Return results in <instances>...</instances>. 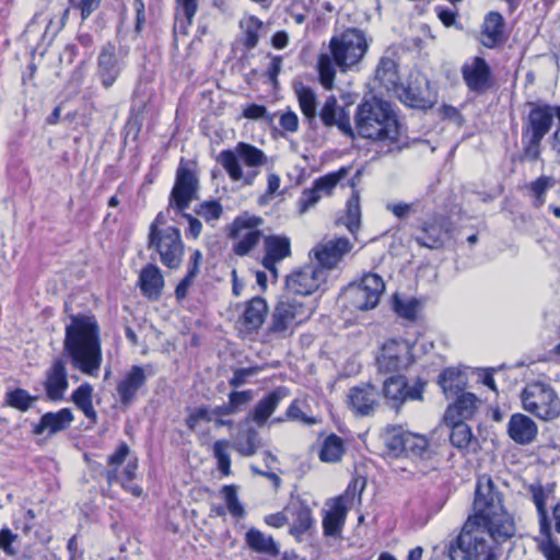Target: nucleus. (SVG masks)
I'll return each mask as SVG.
<instances>
[{"instance_id": "obj_1", "label": "nucleus", "mask_w": 560, "mask_h": 560, "mask_svg": "<svg viewBox=\"0 0 560 560\" xmlns=\"http://www.w3.org/2000/svg\"><path fill=\"white\" fill-rule=\"evenodd\" d=\"M70 319L65 328L63 353L74 370L95 377L103 362L100 325L93 315H71Z\"/></svg>"}, {"instance_id": "obj_2", "label": "nucleus", "mask_w": 560, "mask_h": 560, "mask_svg": "<svg viewBox=\"0 0 560 560\" xmlns=\"http://www.w3.org/2000/svg\"><path fill=\"white\" fill-rule=\"evenodd\" d=\"M355 126L361 137L381 142L388 153L406 145L397 115L385 101L372 98L361 103L355 113Z\"/></svg>"}, {"instance_id": "obj_3", "label": "nucleus", "mask_w": 560, "mask_h": 560, "mask_svg": "<svg viewBox=\"0 0 560 560\" xmlns=\"http://www.w3.org/2000/svg\"><path fill=\"white\" fill-rule=\"evenodd\" d=\"M369 48L365 34L358 28H347L329 42V54L324 52L318 57L317 71L319 82L326 90L334 88L336 68L347 71L357 66L364 57Z\"/></svg>"}, {"instance_id": "obj_4", "label": "nucleus", "mask_w": 560, "mask_h": 560, "mask_svg": "<svg viewBox=\"0 0 560 560\" xmlns=\"http://www.w3.org/2000/svg\"><path fill=\"white\" fill-rule=\"evenodd\" d=\"M476 524L489 530L494 539L506 540L515 533L514 522L503 505V495L489 477L478 479L474 500Z\"/></svg>"}, {"instance_id": "obj_5", "label": "nucleus", "mask_w": 560, "mask_h": 560, "mask_svg": "<svg viewBox=\"0 0 560 560\" xmlns=\"http://www.w3.org/2000/svg\"><path fill=\"white\" fill-rule=\"evenodd\" d=\"M493 541L503 540L494 539L489 530L468 518L462 532L445 549L450 560H498Z\"/></svg>"}, {"instance_id": "obj_6", "label": "nucleus", "mask_w": 560, "mask_h": 560, "mask_svg": "<svg viewBox=\"0 0 560 560\" xmlns=\"http://www.w3.org/2000/svg\"><path fill=\"white\" fill-rule=\"evenodd\" d=\"M528 113L522 122V144L525 160L535 162L540 159L541 143L552 128L553 119H559L560 106L547 103H528Z\"/></svg>"}, {"instance_id": "obj_7", "label": "nucleus", "mask_w": 560, "mask_h": 560, "mask_svg": "<svg viewBox=\"0 0 560 560\" xmlns=\"http://www.w3.org/2000/svg\"><path fill=\"white\" fill-rule=\"evenodd\" d=\"M314 311L313 303H307L302 298L285 292L279 298L271 313L268 330L282 338L289 337L300 325L311 318Z\"/></svg>"}, {"instance_id": "obj_8", "label": "nucleus", "mask_w": 560, "mask_h": 560, "mask_svg": "<svg viewBox=\"0 0 560 560\" xmlns=\"http://www.w3.org/2000/svg\"><path fill=\"white\" fill-rule=\"evenodd\" d=\"M521 400L524 410L541 420L550 421L560 416V398L549 383H528L522 390Z\"/></svg>"}, {"instance_id": "obj_9", "label": "nucleus", "mask_w": 560, "mask_h": 560, "mask_svg": "<svg viewBox=\"0 0 560 560\" xmlns=\"http://www.w3.org/2000/svg\"><path fill=\"white\" fill-rule=\"evenodd\" d=\"M240 161L254 168L265 165L268 159L262 150L246 142H238L234 150H223L218 156V162L234 182L241 180L244 176Z\"/></svg>"}, {"instance_id": "obj_10", "label": "nucleus", "mask_w": 560, "mask_h": 560, "mask_svg": "<svg viewBox=\"0 0 560 560\" xmlns=\"http://www.w3.org/2000/svg\"><path fill=\"white\" fill-rule=\"evenodd\" d=\"M385 291V283L376 273H365L359 283L349 284L345 290V299L350 307L358 311L375 308L381 295Z\"/></svg>"}, {"instance_id": "obj_11", "label": "nucleus", "mask_w": 560, "mask_h": 560, "mask_svg": "<svg viewBox=\"0 0 560 560\" xmlns=\"http://www.w3.org/2000/svg\"><path fill=\"white\" fill-rule=\"evenodd\" d=\"M149 248L159 253L160 261L170 269H178L182 265L185 245L179 229L166 226L163 232L149 235Z\"/></svg>"}, {"instance_id": "obj_12", "label": "nucleus", "mask_w": 560, "mask_h": 560, "mask_svg": "<svg viewBox=\"0 0 560 560\" xmlns=\"http://www.w3.org/2000/svg\"><path fill=\"white\" fill-rule=\"evenodd\" d=\"M413 346L405 339H389L380 348L376 357V365L381 373L400 374L413 362Z\"/></svg>"}, {"instance_id": "obj_13", "label": "nucleus", "mask_w": 560, "mask_h": 560, "mask_svg": "<svg viewBox=\"0 0 560 560\" xmlns=\"http://www.w3.org/2000/svg\"><path fill=\"white\" fill-rule=\"evenodd\" d=\"M199 190L200 184L197 174L180 162L168 197V211H186L192 201L199 199Z\"/></svg>"}, {"instance_id": "obj_14", "label": "nucleus", "mask_w": 560, "mask_h": 560, "mask_svg": "<svg viewBox=\"0 0 560 560\" xmlns=\"http://www.w3.org/2000/svg\"><path fill=\"white\" fill-rule=\"evenodd\" d=\"M261 223V218L246 213L234 220L230 235L237 240L233 246L236 255H247L259 243L262 236L259 230Z\"/></svg>"}, {"instance_id": "obj_15", "label": "nucleus", "mask_w": 560, "mask_h": 560, "mask_svg": "<svg viewBox=\"0 0 560 560\" xmlns=\"http://www.w3.org/2000/svg\"><path fill=\"white\" fill-rule=\"evenodd\" d=\"M326 273L317 266L307 265L292 271L285 278V292L302 298L313 294L325 281Z\"/></svg>"}, {"instance_id": "obj_16", "label": "nucleus", "mask_w": 560, "mask_h": 560, "mask_svg": "<svg viewBox=\"0 0 560 560\" xmlns=\"http://www.w3.org/2000/svg\"><path fill=\"white\" fill-rule=\"evenodd\" d=\"M150 365H132L124 372L116 384V394L122 408L130 407L138 398V394L145 387L150 373Z\"/></svg>"}, {"instance_id": "obj_17", "label": "nucleus", "mask_w": 560, "mask_h": 560, "mask_svg": "<svg viewBox=\"0 0 560 560\" xmlns=\"http://www.w3.org/2000/svg\"><path fill=\"white\" fill-rule=\"evenodd\" d=\"M425 383L418 378L412 386L404 375H393L384 381L383 395L394 408L408 400H422Z\"/></svg>"}, {"instance_id": "obj_18", "label": "nucleus", "mask_w": 560, "mask_h": 560, "mask_svg": "<svg viewBox=\"0 0 560 560\" xmlns=\"http://www.w3.org/2000/svg\"><path fill=\"white\" fill-rule=\"evenodd\" d=\"M349 168L341 167L314 180L311 188L304 189L299 199L300 213L307 212L315 207L324 196L331 195L337 184L346 177Z\"/></svg>"}, {"instance_id": "obj_19", "label": "nucleus", "mask_w": 560, "mask_h": 560, "mask_svg": "<svg viewBox=\"0 0 560 560\" xmlns=\"http://www.w3.org/2000/svg\"><path fill=\"white\" fill-rule=\"evenodd\" d=\"M352 248L353 244L347 237L341 236L323 240L312 249L311 254L318 262V268L330 270L337 268Z\"/></svg>"}, {"instance_id": "obj_20", "label": "nucleus", "mask_w": 560, "mask_h": 560, "mask_svg": "<svg viewBox=\"0 0 560 560\" xmlns=\"http://www.w3.org/2000/svg\"><path fill=\"white\" fill-rule=\"evenodd\" d=\"M125 56L113 43H106L97 57L96 74L105 89L114 85L126 67Z\"/></svg>"}, {"instance_id": "obj_21", "label": "nucleus", "mask_w": 560, "mask_h": 560, "mask_svg": "<svg viewBox=\"0 0 560 560\" xmlns=\"http://www.w3.org/2000/svg\"><path fill=\"white\" fill-rule=\"evenodd\" d=\"M462 75L468 90L477 95L487 93L493 85L491 68L486 59L479 56L463 65Z\"/></svg>"}, {"instance_id": "obj_22", "label": "nucleus", "mask_w": 560, "mask_h": 560, "mask_svg": "<svg viewBox=\"0 0 560 560\" xmlns=\"http://www.w3.org/2000/svg\"><path fill=\"white\" fill-rule=\"evenodd\" d=\"M355 488V483L353 486L349 485L343 495H339L327 503L329 509L325 512L323 518V529L326 536L335 537L341 533L348 512L347 499L350 494L352 500L354 499Z\"/></svg>"}, {"instance_id": "obj_23", "label": "nucleus", "mask_w": 560, "mask_h": 560, "mask_svg": "<svg viewBox=\"0 0 560 560\" xmlns=\"http://www.w3.org/2000/svg\"><path fill=\"white\" fill-rule=\"evenodd\" d=\"M420 232L421 234L415 236L416 242L422 247L438 249L450 238L451 228L448 221L439 214L422 222Z\"/></svg>"}, {"instance_id": "obj_24", "label": "nucleus", "mask_w": 560, "mask_h": 560, "mask_svg": "<svg viewBox=\"0 0 560 560\" xmlns=\"http://www.w3.org/2000/svg\"><path fill=\"white\" fill-rule=\"evenodd\" d=\"M268 313L265 299L256 296L244 304L243 313L238 319L240 332L244 336L257 334Z\"/></svg>"}, {"instance_id": "obj_25", "label": "nucleus", "mask_w": 560, "mask_h": 560, "mask_svg": "<svg viewBox=\"0 0 560 560\" xmlns=\"http://www.w3.org/2000/svg\"><path fill=\"white\" fill-rule=\"evenodd\" d=\"M68 372L66 362L60 358H55L50 366L45 372L44 387L46 396L51 401H59L63 398L68 389Z\"/></svg>"}, {"instance_id": "obj_26", "label": "nucleus", "mask_w": 560, "mask_h": 560, "mask_svg": "<svg viewBox=\"0 0 560 560\" xmlns=\"http://www.w3.org/2000/svg\"><path fill=\"white\" fill-rule=\"evenodd\" d=\"M527 490L532 495L533 503L537 511L540 534L544 537L552 536V526L548 515L547 501L555 491V483L542 486L540 482H534L527 487Z\"/></svg>"}, {"instance_id": "obj_27", "label": "nucleus", "mask_w": 560, "mask_h": 560, "mask_svg": "<svg viewBox=\"0 0 560 560\" xmlns=\"http://www.w3.org/2000/svg\"><path fill=\"white\" fill-rule=\"evenodd\" d=\"M325 127L336 126L343 135L354 138L349 115L338 105L335 96H328L318 114Z\"/></svg>"}, {"instance_id": "obj_28", "label": "nucleus", "mask_w": 560, "mask_h": 560, "mask_svg": "<svg viewBox=\"0 0 560 560\" xmlns=\"http://www.w3.org/2000/svg\"><path fill=\"white\" fill-rule=\"evenodd\" d=\"M399 98L409 107L427 109L434 105L436 94L431 89L429 81L423 80V82L415 81L410 83L401 91Z\"/></svg>"}, {"instance_id": "obj_29", "label": "nucleus", "mask_w": 560, "mask_h": 560, "mask_svg": "<svg viewBox=\"0 0 560 560\" xmlns=\"http://www.w3.org/2000/svg\"><path fill=\"white\" fill-rule=\"evenodd\" d=\"M74 421V416L70 408H62L56 412L49 411L44 413L38 423L34 424L33 433L36 435L51 436L61 431L67 430Z\"/></svg>"}, {"instance_id": "obj_30", "label": "nucleus", "mask_w": 560, "mask_h": 560, "mask_svg": "<svg viewBox=\"0 0 560 560\" xmlns=\"http://www.w3.org/2000/svg\"><path fill=\"white\" fill-rule=\"evenodd\" d=\"M264 267L277 278V262L291 255V243L285 236L272 235L265 240Z\"/></svg>"}, {"instance_id": "obj_31", "label": "nucleus", "mask_w": 560, "mask_h": 560, "mask_svg": "<svg viewBox=\"0 0 560 560\" xmlns=\"http://www.w3.org/2000/svg\"><path fill=\"white\" fill-rule=\"evenodd\" d=\"M508 434L511 440L520 445H528L536 440L537 424L533 419L523 413H514L508 423Z\"/></svg>"}, {"instance_id": "obj_32", "label": "nucleus", "mask_w": 560, "mask_h": 560, "mask_svg": "<svg viewBox=\"0 0 560 560\" xmlns=\"http://www.w3.org/2000/svg\"><path fill=\"white\" fill-rule=\"evenodd\" d=\"M291 523L290 534L300 537L313 525L314 520L310 506L301 500H292L285 508Z\"/></svg>"}, {"instance_id": "obj_33", "label": "nucleus", "mask_w": 560, "mask_h": 560, "mask_svg": "<svg viewBox=\"0 0 560 560\" xmlns=\"http://www.w3.org/2000/svg\"><path fill=\"white\" fill-rule=\"evenodd\" d=\"M289 395L288 388L280 386L268 393L261 398L252 412L249 413L252 420L258 425L262 427L269 417L275 412L279 404Z\"/></svg>"}, {"instance_id": "obj_34", "label": "nucleus", "mask_w": 560, "mask_h": 560, "mask_svg": "<svg viewBox=\"0 0 560 560\" xmlns=\"http://www.w3.org/2000/svg\"><path fill=\"white\" fill-rule=\"evenodd\" d=\"M348 401L355 413L369 416L377 406V392L370 384L357 386L350 389Z\"/></svg>"}, {"instance_id": "obj_35", "label": "nucleus", "mask_w": 560, "mask_h": 560, "mask_svg": "<svg viewBox=\"0 0 560 560\" xmlns=\"http://www.w3.org/2000/svg\"><path fill=\"white\" fill-rule=\"evenodd\" d=\"M139 287L148 299L158 300L161 296L164 279L156 265L149 264L142 268L139 275Z\"/></svg>"}, {"instance_id": "obj_36", "label": "nucleus", "mask_w": 560, "mask_h": 560, "mask_svg": "<svg viewBox=\"0 0 560 560\" xmlns=\"http://www.w3.org/2000/svg\"><path fill=\"white\" fill-rule=\"evenodd\" d=\"M504 19L499 12H489L483 21L481 43L488 48H494L504 42Z\"/></svg>"}, {"instance_id": "obj_37", "label": "nucleus", "mask_w": 560, "mask_h": 560, "mask_svg": "<svg viewBox=\"0 0 560 560\" xmlns=\"http://www.w3.org/2000/svg\"><path fill=\"white\" fill-rule=\"evenodd\" d=\"M455 398V402L448 406L444 413V421L471 418L477 409L478 398L471 393H462Z\"/></svg>"}, {"instance_id": "obj_38", "label": "nucleus", "mask_w": 560, "mask_h": 560, "mask_svg": "<svg viewBox=\"0 0 560 560\" xmlns=\"http://www.w3.org/2000/svg\"><path fill=\"white\" fill-rule=\"evenodd\" d=\"M245 541L250 550L257 553L277 557L280 553L278 542L272 536L252 527L245 534Z\"/></svg>"}, {"instance_id": "obj_39", "label": "nucleus", "mask_w": 560, "mask_h": 560, "mask_svg": "<svg viewBox=\"0 0 560 560\" xmlns=\"http://www.w3.org/2000/svg\"><path fill=\"white\" fill-rule=\"evenodd\" d=\"M175 3L174 34L187 35L198 11L199 0H175Z\"/></svg>"}, {"instance_id": "obj_40", "label": "nucleus", "mask_w": 560, "mask_h": 560, "mask_svg": "<svg viewBox=\"0 0 560 560\" xmlns=\"http://www.w3.org/2000/svg\"><path fill=\"white\" fill-rule=\"evenodd\" d=\"M93 386L84 382L71 394V401L78 410L93 424L97 422V412L93 406Z\"/></svg>"}, {"instance_id": "obj_41", "label": "nucleus", "mask_w": 560, "mask_h": 560, "mask_svg": "<svg viewBox=\"0 0 560 560\" xmlns=\"http://www.w3.org/2000/svg\"><path fill=\"white\" fill-rule=\"evenodd\" d=\"M438 384L447 398H453L464 393L467 376L455 368H448L439 375Z\"/></svg>"}, {"instance_id": "obj_42", "label": "nucleus", "mask_w": 560, "mask_h": 560, "mask_svg": "<svg viewBox=\"0 0 560 560\" xmlns=\"http://www.w3.org/2000/svg\"><path fill=\"white\" fill-rule=\"evenodd\" d=\"M295 95L299 101V106L304 115L305 120L310 125H314L317 118V96L314 90L302 83H299L294 88Z\"/></svg>"}, {"instance_id": "obj_43", "label": "nucleus", "mask_w": 560, "mask_h": 560, "mask_svg": "<svg viewBox=\"0 0 560 560\" xmlns=\"http://www.w3.org/2000/svg\"><path fill=\"white\" fill-rule=\"evenodd\" d=\"M345 453L343 440L337 434L330 433L323 440L318 457L323 463L335 464L342 459Z\"/></svg>"}, {"instance_id": "obj_44", "label": "nucleus", "mask_w": 560, "mask_h": 560, "mask_svg": "<svg viewBox=\"0 0 560 560\" xmlns=\"http://www.w3.org/2000/svg\"><path fill=\"white\" fill-rule=\"evenodd\" d=\"M451 427L450 441L459 450H468L474 441L471 429L463 420L444 421Z\"/></svg>"}, {"instance_id": "obj_45", "label": "nucleus", "mask_w": 560, "mask_h": 560, "mask_svg": "<svg viewBox=\"0 0 560 560\" xmlns=\"http://www.w3.org/2000/svg\"><path fill=\"white\" fill-rule=\"evenodd\" d=\"M339 223L345 225L351 234H355L361 224L360 197L358 192H352L347 201V209L343 217L339 219Z\"/></svg>"}, {"instance_id": "obj_46", "label": "nucleus", "mask_w": 560, "mask_h": 560, "mask_svg": "<svg viewBox=\"0 0 560 560\" xmlns=\"http://www.w3.org/2000/svg\"><path fill=\"white\" fill-rule=\"evenodd\" d=\"M194 213L203 219L207 224L214 226V222L223 214V208L218 200H206L195 205Z\"/></svg>"}, {"instance_id": "obj_47", "label": "nucleus", "mask_w": 560, "mask_h": 560, "mask_svg": "<svg viewBox=\"0 0 560 560\" xmlns=\"http://www.w3.org/2000/svg\"><path fill=\"white\" fill-rule=\"evenodd\" d=\"M407 433L408 432L404 431L400 427H390L386 429L383 435L384 443L388 451H390L395 456L402 455Z\"/></svg>"}, {"instance_id": "obj_48", "label": "nucleus", "mask_w": 560, "mask_h": 560, "mask_svg": "<svg viewBox=\"0 0 560 560\" xmlns=\"http://www.w3.org/2000/svg\"><path fill=\"white\" fill-rule=\"evenodd\" d=\"M221 493L226 504V511H229V513L235 518H243L245 516V509L238 500L236 486H223Z\"/></svg>"}, {"instance_id": "obj_49", "label": "nucleus", "mask_w": 560, "mask_h": 560, "mask_svg": "<svg viewBox=\"0 0 560 560\" xmlns=\"http://www.w3.org/2000/svg\"><path fill=\"white\" fill-rule=\"evenodd\" d=\"M556 185L551 176H540L529 185V191L535 199V206L541 207L546 202V192Z\"/></svg>"}, {"instance_id": "obj_50", "label": "nucleus", "mask_w": 560, "mask_h": 560, "mask_svg": "<svg viewBox=\"0 0 560 560\" xmlns=\"http://www.w3.org/2000/svg\"><path fill=\"white\" fill-rule=\"evenodd\" d=\"M36 397L31 396L25 389L22 388L8 392L5 395L7 405L20 411L28 410L36 401Z\"/></svg>"}, {"instance_id": "obj_51", "label": "nucleus", "mask_w": 560, "mask_h": 560, "mask_svg": "<svg viewBox=\"0 0 560 560\" xmlns=\"http://www.w3.org/2000/svg\"><path fill=\"white\" fill-rule=\"evenodd\" d=\"M241 26L244 28V46L247 49L255 48L259 42V31L262 27V22L256 16H250Z\"/></svg>"}, {"instance_id": "obj_52", "label": "nucleus", "mask_w": 560, "mask_h": 560, "mask_svg": "<svg viewBox=\"0 0 560 560\" xmlns=\"http://www.w3.org/2000/svg\"><path fill=\"white\" fill-rule=\"evenodd\" d=\"M258 433L254 429H248L240 434L235 442V448L244 456H252L258 447Z\"/></svg>"}, {"instance_id": "obj_53", "label": "nucleus", "mask_w": 560, "mask_h": 560, "mask_svg": "<svg viewBox=\"0 0 560 560\" xmlns=\"http://www.w3.org/2000/svg\"><path fill=\"white\" fill-rule=\"evenodd\" d=\"M397 66L390 58H382L375 72V78L384 85H394L397 82Z\"/></svg>"}, {"instance_id": "obj_54", "label": "nucleus", "mask_w": 560, "mask_h": 560, "mask_svg": "<svg viewBox=\"0 0 560 560\" xmlns=\"http://www.w3.org/2000/svg\"><path fill=\"white\" fill-rule=\"evenodd\" d=\"M428 451V441L424 436L408 432L402 454L411 457L423 458Z\"/></svg>"}, {"instance_id": "obj_55", "label": "nucleus", "mask_w": 560, "mask_h": 560, "mask_svg": "<svg viewBox=\"0 0 560 560\" xmlns=\"http://www.w3.org/2000/svg\"><path fill=\"white\" fill-rule=\"evenodd\" d=\"M420 303L416 299H401L398 295L394 296V310L397 315L407 320H415Z\"/></svg>"}, {"instance_id": "obj_56", "label": "nucleus", "mask_w": 560, "mask_h": 560, "mask_svg": "<svg viewBox=\"0 0 560 560\" xmlns=\"http://www.w3.org/2000/svg\"><path fill=\"white\" fill-rule=\"evenodd\" d=\"M228 446L229 442L225 440H219L213 445V453L218 460V468L224 476H229L231 474V459L226 452Z\"/></svg>"}, {"instance_id": "obj_57", "label": "nucleus", "mask_w": 560, "mask_h": 560, "mask_svg": "<svg viewBox=\"0 0 560 560\" xmlns=\"http://www.w3.org/2000/svg\"><path fill=\"white\" fill-rule=\"evenodd\" d=\"M213 420V412L208 406H200L189 410L186 419V425L194 431L200 422H211Z\"/></svg>"}, {"instance_id": "obj_58", "label": "nucleus", "mask_w": 560, "mask_h": 560, "mask_svg": "<svg viewBox=\"0 0 560 560\" xmlns=\"http://www.w3.org/2000/svg\"><path fill=\"white\" fill-rule=\"evenodd\" d=\"M260 370L261 369L259 366L235 369L229 384L233 388H238L248 383V380L257 375Z\"/></svg>"}, {"instance_id": "obj_59", "label": "nucleus", "mask_w": 560, "mask_h": 560, "mask_svg": "<svg viewBox=\"0 0 560 560\" xmlns=\"http://www.w3.org/2000/svg\"><path fill=\"white\" fill-rule=\"evenodd\" d=\"M185 219L188 223V226L185 230V235L187 240H197L202 232V223L196 217V214L188 213L187 210L183 212H175Z\"/></svg>"}, {"instance_id": "obj_60", "label": "nucleus", "mask_w": 560, "mask_h": 560, "mask_svg": "<svg viewBox=\"0 0 560 560\" xmlns=\"http://www.w3.org/2000/svg\"><path fill=\"white\" fill-rule=\"evenodd\" d=\"M18 540V535L14 534L10 528L3 527L0 530V549L7 556L13 557L18 553V549L13 544Z\"/></svg>"}, {"instance_id": "obj_61", "label": "nucleus", "mask_w": 560, "mask_h": 560, "mask_svg": "<svg viewBox=\"0 0 560 560\" xmlns=\"http://www.w3.org/2000/svg\"><path fill=\"white\" fill-rule=\"evenodd\" d=\"M253 399L252 390H233L229 394V404L233 411L237 413L244 406Z\"/></svg>"}, {"instance_id": "obj_62", "label": "nucleus", "mask_w": 560, "mask_h": 560, "mask_svg": "<svg viewBox=\"0 0 560 560\" xmlns=\"http://www.w3.org/2000/svg\"><path fill=\"white\" fill-rule=\"evenodd\" d=\"M243 116L247 119L258 120L266 119L268 122L273 120V115H269L266 106L258 104H249L243 110Z\"/></svg>"}, {"instance_id": "obj_63", "label": "nucleus", "mask_w": 560, "mask_h": 560, "mask_svg": "<svg viewBox=\"0 0 560 560\" xmlns=\"http://www.w3.org/2000/svg\"><path fill=\"white\" fill-rule=\"evenodd\" d=\"M539 548L547 560H560V547L552 540L551 536L544 537Z\"/></svg>"}, {"instance_id": "obj_64", "label": "nucleus", "mask_w": 560, "mask_h": 560, "mask_svg": "<svg viewBox=\"0 0 560 560\" xmlns=\"http://www.w3.org/2000/svg\"><path fill=\"white\" fill-rule=\"evenodd\" d=\"M102 0H70L74 8L81 11L82 20H86L94 11L97 10Z\"/></svg>"}]
</instances>
